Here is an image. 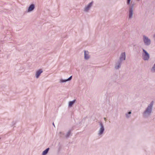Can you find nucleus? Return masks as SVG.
Returning <instances> with one entry per match:
<instances>
[{
  "mask_svg": "<svg viewBox=\"0 0 155 155\" xmlns=\"http://www.w3.org/2000/svg\"><path fill=\"white\" fill-rule=\"evenodd\" d=\"M154 104L153 101H152L145 108L143 112V117L144 118H148L150 117L153 112V108Z\"/></svg>",
  "mask_w": 155,
  "mask_h": 155,
  "instance_id": "obj_1",
  "label": "nucleus"
},
{
  "mask_svg": "<svg viewBox=\"0 0 155 155\" xmlns=\"http://www.w3.org/2000/svg\"><path fill=\"white\" fill-rule=\"evenodd\" d=\"M143 40L144 45L146 46H149L151 44L150 39L145 35L143 36Z\"/></svg>",
  "mask_w": 155,
  "mask_h": 155,
  "instance_id": "obj_2",
  "label": "nucleus"
},
{
  "mask_svg": "<svg viewBox=\"0 0 155 155\" xmlns=\"http://www.w3.org/2000/svg\"><path fill=\"white\" fill-rule=\"evenodd\" d=\"M142 57L144 61L148 60L150 58L149 54L143 48H142Z\"/></svg>",
  "mask_w": 155,
  "mask_h": 155,
  "instance_id": "obj_3",
  "label": "nucleus"
},
{
  "mask_svg": "<svg viewBox=\"0 0 155 155\" xmlns=\"http://www.w3.org/2000/svg\"><path fill=\"white\" fill-rule=\"evenodd\" d=\"M100 127L98 131V135L101 137L102 134H103L104 130V126L101 122H99Z\"/></svg>",
  "mask_w": 155,
  "mask_h": 155,
  "instance_id": "obj_4",
  "label": "nucleus"
},
{
  "mask_svg": "<svg viewBox=\"0 0 155 155\" xmlns=\"http://www.w3.org/2000/svg\"><path fill=\"white\" fill-rule=\"evenodd\" d=\"M93 2L92 1L90 2L87 5L85 6L84 8V12H88L89 10L91 9L93 5Z\"/></svg>",
  "mask_w": 155,
  "mask_h": 155,
  "instance_id": "obj_5",
  "label": "nucleus"
},
{
  "mask_svg": "<svg viewBox=\"0 0 155 155\" xmlns=\"http://www.w3.org/2000/svg\"><path fill=\"white\" fill-rule=\"evenodd\" d=\"M122 63V62L118 60L114 64V68L116 70H118L120 69L121 67Z\"/></svg>",
  "mask_w": 155,
  "mask_h": 155,
  "instance_id": "obj_6",
  "label": "nucleus"
},
{
  "mask_svg": "<svg viewBox=\"0 0 155 155\" xmlns=\"http://www.w3.org/2000/svg\"><path fill=\"white\" fill-rule=\"evenodd\" d=\"M134 10L132 8H129L128 10V19L130 20L133 17Z\"/></svg>",
  "mask_w": 155,
  "mask_h": 155,
  "instance_id": "obj_7",
  "label": "nucleus"
},
{
  "mask_svg": "<svg viewBox=\"0 0 155 155\" xmlns=\"http://www.w3.org/2000/svg\"><path fill=\"white\" fill-rule=\"evenodd\" d=\"M126 60V54L125 52H122L121 53L119 57V61L122 62L123 61Z\"/></svg>",
  "mask_w": 155,
  "mask_h": 155,
  "instance_id": "obj_8",
  "label": "nucleus"
},
{
  "mask_svg": "<svg viewBox=\"0 0 155 155\" xmlns=\"http://www.w3.org/2000/svg\"><path fill=\"white\" fill-rule=\"evenodd\" d=\"M43 70L42 69H40L37 71L35 73V77L36 78H38L40 76L41 74L42 73Z\"/></svg>",
  "mask_w": 155,
  "mask_h": 155,
  "instance_id": "obj_9",
  "label": "nucleus"
},
{
  "mask_svg": "<svg viewBox=\"0 0 155 155\" xmlns=\"http://www.w3.org/2000/svg\"><path fill=\"white\" fill-rule=\"evenodd\" d=\"M90 57L89 53L88 51H84V58L85 60H88Z\"/></svg>",
  "mask_w": 155,
  "mask_h": 155,
  "instance_id": "obj_10",
  "label": "nucleus"
},
{
  "mask_svg": "<svg viewBox=\"0 0 155 155\" xmlns=\"http://www.w3.org/2000/svg\"><path fill=\"white\" fill-rule=\"evenodd\" d=\"M35 8V6L34 4H31L29 7L27 12H30L32 11Z\"/></svg>",
  "mask_w": 155,
  "mask_h": 155,
  "instance_id": "obj_11",
  "label": "nucleus"
},
{
  "mask_svg": "<svg viewBox=\"0 0 155 155\" xmlns=\"http://www.w3.org/2000/svg\"><path fill=\"white\" fill-rule=\"evenodd\" d=\"M72 78V76H71L69 78H68V79L66 80H63L62 79L60 80V83L65 82L67 81H70L71 80Z\"/></svg>",
  "mask_w": 155,
  "mask_h": 155,
  "instance_id": "obj_12",
  "label": "nucleus"
},
{
  "mask_svg": "<svg viewBox=\"0 0 155 155\" xmlns=\"http://www.w3.org/2000/svg\"><path fill=\"white\" fill-rule=\"evenodd\" d=\"M76 101V100H74L72 101H69V102L68 106L69 107H71L72 105Z\"/></svg>",
  "mask_w": 155,
  "mask_h": 155,
  "instance_id": "obj_13",
  "label": "nucleus"
},
{
  "mask_svg": "<svg viewBox=\"0 0 155 155\" xmlns=\"http://www.w3.org/2000/svg\"><path fill=\"white\" fill-rule=\"evenodd\" d=\"M49 150V148H48L44 150L42 153V155H45L46 154L48 153Z\"/></svg>",
  "mask_w": 155,
  "mask_h": 155,
  "instance_id": "obj_14",
  "label": "nucleus"
},
{
  "mask_svg": "<svg viewBox=\"0 0 155 155\" xmlns=\"http://www.w3.org/2000/svg\"><path fill=\"white\" fill-rule=\"evenodd\" d=\"M71 134V130H69L67 134L65 135V137L66 138L68 137Z\"/></svg>",
  "mask_w": 155,
  "mask_h": 155,
  "instance_id": "obj_15",
  "label": "nucleus"
},
{
  "mask_svg": "<svg viewBox=\"0 0 155 155\" xmlns=\"http://www.w3.org/2000/svg\"><path fill=\"white\" fill-rule=\"evenodd\" d=\"M131 114V111H129L128 113L126 114V116L127 118H129L130 116V114Z\"/></svg>",
  "mask_w": 155,
  "mask_h": 155,
  "instance_id": "obj_16",
  "label": "nucleus"
},
{
  "mask_svg": "<svg viewBox=\"0 0 155 155\" xmlns=\"http://www.w3.org/2000/svg\"><path fill=\"white\" fill-rule=\"evenodd\" d=\"M134 4H132L129 7V8H132V9H134L133 7H134Z\"/></svg>",
  "mask_w": 155,
  "mask_h": 155,
  "instance_id": "obj_17",
  "label": "nucleus"
},
{
  "mask_svg": "<svg viewBox=\"0 0 155 155\" xmlns=\"http://www.w3.org/2000/svg\"><path fill=\"white\" fill-rule=\"evenodd\" d=\"M131 0H127V5H129L130 4Z\"/></svg>",
  "mask_w": 155,
  "mask_h": 155,
  "instance_id": "obj_18",
  "label": "nucleus"
},
{
  "mask_svg": "<svg viewBox=\"0 0 155 155\" xmlns=\"http://www.w3.org/2000/svg\"><path fill=\"white\" fill-rule=\"evenodd\" d=\"M60 134H61L60 136L61 137H62V135H64V134L62 132H60Z\"/></svg>",
  "mask_w": 155,
  "mask_h": 155,
  "instance_id": "obj_19",
  "label": "nucleus"
},
{
  "mask_svg": "<svg viewBox=\"0 0 155 155\" xmlns=\"http://www.w3.org/2000/svg\"><path fill=\"white\" fill-rule=\"evenodd\" d=\"M153 38L154 39V41H155V34H154L153 35Z\"/></svg>",
  "mask_w": 155,
  "mask_h": 155,
  "instance_id": "obj_20",
  "label": "nucleus"
},
{
  "mask_svg": "<svg viewBox=\"0 0 155 155\" xmlns=\"http://www.w3.org/2000/svg\"><path fill=\"white\" fill-rule=\"evenodd\" d=\"M104 119L105 121H106L107 120L106 118L105 117H104Z\"/></svg>",
  "mask_w": 155,
  "mask_h": 155,
  "instance_id": "obj_21",
  "label": "nucleus"
},
{
  "mask_svg": "<svg viewBox=\"0 0 155 155\" xmlns=\"http://www.w3.org/2000/svg\"><path fill=\"white\" fill-rule=\"evenodd\" d=\"M52 124H53V125L55 127V125H54V123H53Z\"/></svg>",
  "mask_w": 155,
  "mask_h": 155,
  "instance_id": "obj_22",
  "label": "nucleus"
}]
</instances>
